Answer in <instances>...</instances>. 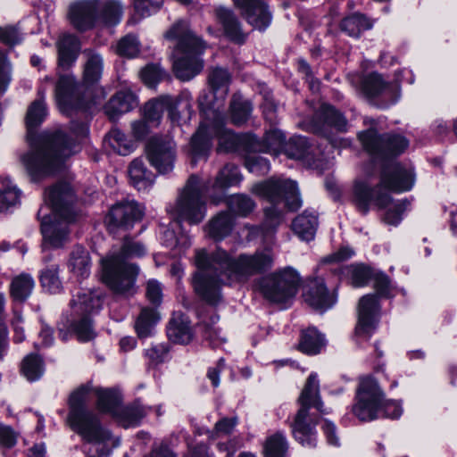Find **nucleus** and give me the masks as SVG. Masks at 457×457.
<instances>
[{"instance_id": "obj_59", "label": "nucleus", "mask_w": 457, "mask_h": 457, "mask_svg": "<svg viewBox=\"0 0 457 457\" xmlns=\"http://www.w3.org/2000/svg\"><path fill=\"white\" fill-rule=\"evenodd\" d=\"M23 37L15 26H0V41L9 47L21 43Z\"/></svg>"}, {"instance_id": "obj_49", "label": "nucleus", "mask_w": 457, "mask_h": 457, "mask_svg": "<svg viewBox=\"0 0 457 457\" xmlns=\"http://www.w3.org/2000/svg\"><path fill=\"white\" fill-rule=\"evenodd\" d=\"M286 137L281 130L277 129H270L266 132L260 150L262 152L278 154L285 147Z\"/></svg>"}, {"instance_id": "obj_36", "label": "nucleus", "mask_w": 457, "mask_h": 457, "mask_svg": "<svg viewBox=\"0 0 457 457\" xmlns=\"http://www.w3.org/2000/svg\"><path fill=\"white\" fill-rule=\"evenodd\" d=\"M233 227V216L228 212H221L210 220L207 233L212 238L220 240L230 234Z\"/></svg>"}, {"instance_id": "obj_9", "label": "nucleus", "mask_w": 457, "mask_h": 457, "mask_svg": "<svg viewBox=\"0 0 457 457\" xmlns=\"http://www.w3.org/2000/svg\"><path fill=\"white\" fill-rule=\"evenodd\" d=\"M356 399L353 412L361 421H370L380 416L397 419L403 413L399 402L384 400L382 390L372 378L360 380Z\"/></svg>"}, {"instance_id": "obj_5", "label": "nucleus", "mask_w": 457, "mask_h": 457, "mask_svg": "<svg viewBox=\"0 0 457 457\" xmlns=\"http://www.w3.org/2000/svg\"><path fill=\"white\" fill-rule=\"evenodd\" d=\"M251 191L269 202L264 208V226L270 229L283 221L287 211H296L302 206L296 183L291 179L271 178L254 184Z\"/></svg>"}, {"instance_id": "obj_21", "label": "nucleus", "mask_w": 457, "mask_h": 457, "mask_svg": "<svg viewBox=\"0 0 457 457\" xmlns=\"http://www.w3.org/2000/svg\"><path fill=\"white\" fill-rule=\"evenodd\" d=\"M184 96L187 97V94H181L176 97L170 95H162L147 102L144 107L145 120L157 126L164 110L169 111L171 120H177L179 114L176 112V108Z\"/></svg>"}, {"instance_id": "obj_44", "label": "nucleus", "mask_w": 457, "mask_h": 457, "mask_svg": "<svg viewBox=\"0 0 457 457\" xmlns=\"http://www.w3.org/2000/svg\"><path fill=\"white\" fill-rule=\"evenodd\" d=\"M87 60L84 66V82L87 85L96 83L103 72V58L100 54L88 52Z\"/></svg>"}, {"instance_id": "obj_43", "label": "nucleus", "mask_w": 457, "mask_h": 457, "mask_svg": "<svg viewBox=\"0 0 457 457\" xmlns=\"http://www.w3.org/2000/svg\"><path fill=\"white\" fill-rule=\"evenodd\" d=\"M21 370L29 381L38 380L45 371L44 361L39 355L30 353L23 359Z\"/></svg>"}, {"instance_id": "obj_14", "label": "nucleus", "mask_w": 457, "mask_h": 457, "mask_svg": "<svg viewBox=\"0 0 457 457\" xmlns=\"http://www.w3.org/2000/svg\"><path fill=\"white\" fill-rule=\"evenodd\" d=\"M363 148L372 156L389 158L401 154L409 145V141L401 135H378L375 129L359 134Z\"/></svg>"}, {"instance_id": "obj_29", "label": "nucleus", "mask_w": 457, "mask_h": 457, "mask_svg": "<svg viewBox=\"0 0 457 457\" xmlns=\"http://www.w3.org/2000/svg\"><path fill=\"white\" fill-rule=\"evenodd\" d=\"M123 14V6L116 0H97L96 9V25L112 27L120 23Z\"/></svg>"}, {"instance_id": "obj_45", "label": "nucleus", "mask_w": 457, "mask_h": 457, "mask_svg": "<svg viewBox=\"0 0 457 457\" xmlns=\"http://www.w3.org/2000/svg\"><path fill=\"white\" fill-rule=\"evenodd\" d=\"M340 27L350 37H357L362 31L370 29L372 27V23L364 15L354 13L345 18L341 21Z\"/></svg>"}, {"instance_id": "obj_15", "label": "nucleus", "mask_w": 457, "mask_h": 457, "mask_svg": "<svg viewBox=\"0 0 457 457\" xmlns=\"http://www.w3.org/2000/svg\"><path fill=\"white\" fill-rule=\"evenodd\" d=\"M176 145L169 137H153L146 144L145 154L149 162L160 173L173 170L176 158Z\"/></svg>"}, {"instance_id": "obj_40", "label": "nucleus", "mask_w": 457, "mask_h": 457, "mask_svg": "<svg viewBox=\"0 0 457 457\" xmlns=\"http://www.w3.org/2000/svg\"><path fill=\"white\" fill-rule=\"evenodd\" d=\"M325 345V340L321 334L314 328H309L303 331L299 343V349L307 354H317Z\"/></svg>"}, {"instance_id": "obj_3", "label": "nucleus", "mask_w": 457, "mask_h": 457, "mask_svg": "<svg viewBox=\"0 0 457 457\" xmlns=\"http://www.w3.org/2000/svg\"><path fill=\"white\" fill-rule=\"evenodd\" d=\"M73 137L63 131L43 134L33 148L21 157L28 175L33 181H40L57 171L62 162L78 152L77 140L87 134L83 123L72 125Z\"/></svg>"}, {"instance_id": "obj_16", "label": "nucleus", "mask_w": 457, "mask_h": 457, "mask_svg": "<svg viewBox=\"0 0 457 457\" xmlns=\"http://www.w3.org/2000/svg\"><path fill=\"white\" fill-rule=\"evenodd\" d=\"M144 207L135 201L117 203L109 211L105 218L106 226L111 233L119 229H129L144 215Z\"/></svg>"}, {"instance_id": "obj_50", "label": "nucleus", "mask_w": 457, "mask_h": 457, "mask_svg": "<svg viewBox=\"0 0 457 457\" xmlns=\"http://www.w3.org/2000/svg\"><path fill=\"white\" fill-rule=\"evenodd\" d=\"M229 210L239 216H246L255 208L253 200L245 195H234L228 199Z\"/></svg>"}, {"instance_id": "obj_4", "label": "nucleus", "mask_w": 457, "mask_h": 457, "mask_svg": "<svg viewBox=\"0 0 457 457\" xmlns=\"http://www.w3.org/2000/svg\"><path fill=\"white\" fill-rule=\"evenodd\" d=\"M46 204L51 206L54 220L45 212L46 207L38 210L37 216L41 220L43 235V252L48 249L62 247L68 240V225L75 220L72 204L75 195L72 187L68 183L60 182L46 190L44 194Z\"/></svg>"}, {"instance_id": "obj_27", "label": "nucleus", "mask_w": 457, "mask_h": 457, "mask_svg": "<svg viewBox=\"0 0 457 457\" xmlns=\"http://www.w3.org/2000/svg\"><path fill=\"white\" fill-rule=\"evenodd\" d=\"M58 70L66 71L76 62L80 50L79 38L71 34L62 35L57 43Z\"/></svg>"}, {"instance_id": "obj_55", "label": "nucleus", "mask_w": 457, "mask_h": 457, "mask_svg": "<svg viewBox=\"0 0 457 457\" xmlns=\"http://www.w3.org/2000/svg\"><path fill=\"white\" fill-rule=\"evenodd\" d=\"M139 41L134 35H127L117 44L116 51L120 55L135 57L139 53Z\"/></svg>"}, {"instance_id": "obj_24", "label": "nucleus", "mask_w": 457, "mask_h": 457, "mask_svg": "<svg viewBox=\"0 0 457 457\" xmlns=\"http://www.w3.org/2000/svg\"><path fill=\"white\" fill-rule=\"evenodd\" d=\"M347 120L329 104H322L314 118V129L326 137H330V129L337 131H345Z\"/></svg>"}, {"instance_id": "obj_34", "label": "nucleus", "mask_w": 457, "mask_h": 457, "mask_svg": "<svg viewBox=\"0 0 457 457\" xmlns=\"http://www.w3.org/2000/svg\"><path fill=\"white\" fill-rule=\"evenodd\" d=\"M149 254L146 245L136 237H124L113 246L109 257H142Z\"/></svg>"}, {"instance_id": "obj_19", "label": "nucleus", "mask_w": 457, "mask_h": 457, "mask_svg": "<svg viewBox=\"0 0 457 457\" xmlns=\"http://www.w3.org/2000/svg\"><path fill=\"white\" fill-rule=\"evenodd\" d=\"M245 21L258 30H265L271 23L272 15L262 0H233Z\"/></svg>"}, {"instance_id": "obj_1", "label": "nucleus", "mask_w": 457, "mask_h": 457, "mask_svg": "<svg viewBox=\"0 0 457 457\" xmlns=\"http://www.w3.org/2000/svg\"><path fill=\"white\" fill-rule=\"evenodd\" d=\"M414 183L415 173L411 167L391 162L383 168L380 183L374 188L370 187L368 182L356 179L353 187V201L363 214L370 210L372 204L378 209L387 208L383 220L388 225L396 226L402 220V215L408 208L409 203L406 200L392 202L391 196L381 192V188L403 192L411 190Z\"/></svg>"}, {"instance_id": "obj_64", "label": "nucleus", "mask_w": 457, "mask_h": 457, "mask_svg": "<svg viewBox=\"0 0 457 457\" xmlns=\"http://www.w3.org/2000/svg\"><path fill=\"white\" fill-rule=\"evenodd\" d=\"M238 138L232 131L223 129L219 133L220 147L225 151H232L237 145Z\"/></svg>"}, {"instance_id": "obj_12", "label": "nucleus", "mask_w": 457, "mask_h": 457, "mask_svg": "<svg viewBox=\"0 0 457 457\" xmlns=\"http://www.w3.org/2000/svg\"><path fill=\"white\" fill-rule=\"evenodd\" d=\"M208 189L209 182L202 183L196 175L190 176L176 204L170 210V213H177L179 220L190 223L202 221L205 216L203 194Z\"/></svg>"}, {"instance_id": "obj_33", "label": "nucleus", "mask_w": 457, "mask_h": 457, "mask_svg": "<svg viewBox=\"0 0 457 457\" xmlns=\"http://www.w3.org/2000/svg\"><path fill=\"white\" fill-rule=\"evenodd\" d=\"M128 173L131 185L139 191L147 190L154 182V174L146 168L142 159H134L128 168Z\"/></svg>"}, {"instance_id": "obj_28", "label": "nucleus", "mask_w": 457, "mask_h": 457, "mask_svg": "<svg viewBox=\"0 0 457 457\" xmlns=\"http://www.w3.org/2000/svg\"><path fill=\"white\" fill-rule=\"evenodd\" d=\"M340 279H345L351 283L353 287H365L373 276V270L364 263H355L352 265L337 264L334 268Z\"/></svg>"}, {"instance_id": "obj_58", "label": "nucleus", "mask_w": 457, "mask_h": 457, "mask_svg": "<svg viewBox=\"0 0 457 457\" xmlns=\"http://www.w3.org/2000/svg\"><path fill=\"white\" fill-rule=\"evenodd\" d=\"M68 267L78 280L87 278L90 275L91 263L89 259H70Z\"/></svg>"}, {"instance_id": "obj_42", "label": "nucleus", "mask_w": 457, "mask_h": 457, "mask_svg": "<svg viewBox=\"0 0 457 457\" xmlns=\"http://www.w3.org/2000/svg\"><path fill=\"white\" fill-rule=\"evenodd\" d=\"M145 415V409L138 403H135L130 406L120 408L118 414L114 417L118 419V421L122 427L129 428L137 426Z\"/></svg>"}, {"instance_id": "obj_39", "label": "nucleus", "mask_w": 457, "mask_h": 457, "mask_svg": "<svg viewBox=\"0 0 457 457\" xmlns=\"http://www.w3.org/2000/svg\"><path fill=\"white\" fill-rule=\"evenodd\" d=\"M159 320V313L154 309L143 308L135 322L137 336L141 338L152 336L154 328Z\"/></svg>"}, {"instance_id": "obj_60", "label": "nucleus", "mask_w": 457, "mask_h": 457, "mask_svg": "<svg viewBox=\"0 0 457 457\" xmlns=\"http://www.w3.org/2000/svg\"><path fill=\"white\" fill-rule=\"evenodd\" d=\"M245 167L247 170L257 175H264L270 170V162L267 159L260 155H249L245 159Z\"/></svg>"}, {"instance_id": "obj_26", "label": "nucleus", "mask_w": 457, "mask_h": 457, "mask_svg": "<svg viewBox=\"0 0 457 457\" xmlns=\"http://www.w3.org/2000/svg\"><path fill=\"white\" fill-rule=\"evenodd\" d=\"M306 303L314 310L324 312L331 308L337 299L329 294L322 278H315L303 294Z\"/></svg>"}, {"instance_id": "obj_61", "label": "nucleus", "mask_w": 457, "mask_h": 457, "mask_svg": "<svg viewBox=\"0 0 457 457\" xmlns=\"http://www.w3.org/2000/svg\"><path fill=\"white\" fill-rule=\"evenodd\" d=\"M162 4L163 0H133L134 9L141 17L156 12Z\"/></svg>"}, {"instance_id": "obj_37", "label": "nucleus", "mask_w": 457, "mask_h": 457, "mask_svg": "<svg viewBox=\"0 0 457 457\" xmlns=\"http://www.w3.org/2000/svg\"><path fill=\"white\" fill-rule=\"evenodd\" d=\"M94 393L97 396L96 405L101 412L110 413L112 416L118 414L120 408V397L118 392L112 389L96 388Z\"/></svg>"}, {"instance_id": "obj_47", "label": "nucleus", "mask_w": 457, "mask_h": 457, "mask_svg": "<svg viewBox=\"0 0 457 457\" xmlns=\"http://www.w3.org/2000/svg\"><path fill=\"white\" fill-rule=\"evenodd\" d=\"M252 105L249 101L243 100L234 96L230 104V117L235 125L240 126L247 121L252 112Z\"/></svg>"}, {"instance_id": "obj_8", "label": "nucleus", "mask_w": 457, "mask_h": 457, "mask_svg": "<svg viewBox=\"0 0 457 457\" xmlns=\"http://www.w3.org/2000/svg\"><path fill=\"white\" fill-rule=\"evenodd\" d=\"M298 402L300 409L292 424L293 436L303 446L313 448L317 443L315 430L317 420L312 419L309 410L314 407L320 412H324L320 395V382L316 373H311L308 377Z\"/></svg>"}, {"instance_id": "obj_20", "label": "nucleus", "mask_w": 457, "mask_h": 457, "mask_svg": "<svg viewBox=\"0 0 457 457\" xmlns=\"http://www.w3.org/2000/svg\"><path fill=\"white\" fill-rule=\"evenodd\" d=\"M363 93L370 98L381 96L386 105L395 104L400 96V87L396 83H386L378 73L366 76L361 83Z\"/></svg>"}, {"instance_id": "obj_54", "label": "nucleus", "mask_w": 457, "mask_h": 457, "mask_svg": "<svg viewBox=\"0 0 457 457\" xmlns=\"http://www.w3.org/2000/svg\"><path fill=\"white\" fill-rule=\"evenodd\" d=\"M309 147L306 137L295 136L290 138L285 145V153L291 159H302Z\"/></svg>"}, {"instance_id": "obj_56", "label": "nucleus", "mask_w": 457, "mask_h": 457, "mask_svg": "<svg viewBox=\"0 0 457 457\" xmlns=\"http://www.w3.org/2000/svg\"><path fill=\"white\" fill-rule=\"evenodd\" d=\"M170 349L167 344L159 343L152 345L145 350V357L148 360L150 365H158L163 362L168 355Z\"/></svg>"}, {"instance_id": "obj_52", "label": "nucleus", "mask_w": 457, "mask_h": 457, "mask_svg": "<svg viewBox=\"0 0 457 457\" xmlns=\"http://www.w3.org/2000/svg\"><path fill=\"white\" fill-rule=\"evenodd\" d=\"M42 287L51 294L62 291V285L58 275V268L52 266L42 270L40 275Z\"/></svg>"}, {"instance_id": "obj_30", "label": "nucleus", "mask_w": 457, "mask_h": 457, "mask_svg": "<svg viewBox=\"0 0 457 457\" xmlns=\"http://www.w3.org/2000/svg\"><path fill=\"white\" fill-rule=\"evenodd\" d=\"M167 335L174 343H190L194 334L188 318L182 313H174L167 326Z\"/></svg>"}, {"instance_id": "obj_31", "label": "nucleus", "mask_w": 457, "mask_h": 457, "mask_svg": "<svg viewBox=\"0 0 457 457\" xmlns=\"http://www.w3.org/2000/svg\"><path fill=\"white\" fill-rule=\"evenodd\" d=\"M136 104L137 99L133 93L120 91L105 104L104 113L111 120H116L121 114L133 109Z\"/></svg>"}, {"instance_id": "obj_25", "label": "nucleus", "mask_w": 457, "mask_h": 457, "mask_svg": "<svg viewBox=\"0 0 457 457\" xmlns=\"http://www.w3.org/2000/svg\"><path fill=\"white\" fill-rule=\"evenodd\" d=\"M215 18L223 29L224 35L236 44H244L247 34L243 31L240 21L233 11L224 6L214 10Z\"/></svg>"}, {"instance_id": "obj_32", "label": "nucleus", "mask_w": 457, "mask_h": 457, "mask_svg": "<svg viewBox=\"0 0 457 457\" xmlns=\"http://www.w3.org/2000/svg\"><path fill=\"white\" fill-rule=\"evenodd\" d=\"M213 130L206 124H201L190 141L192 162L205 158L212 147Z\"/></svg>"}, {"instance_id": "obj_17", "label": "nucleus", "mask_w": 457, "mask_h": 457, "mask_svg": "<svg viewBox=\"0 0 457 457\" xmlns=\"http://www.w3.org/2000/svg\"><path fill=\"white\" fill-rule=\"evenodd\" d=\"M81 86L71 73L58 71V79L54 88L55 101L62 112L79 107Z\"/></svg>"}, {"instance_id": "obj_48", "label": "nucleus", "mask_w": 457, "mask_h": 457, "mask_svg": "<svg viewBox=\"0 0 457 457\" xmlns=\"http://www.w3.org/2000/svg\"><path fill=\"white\" fill-rule=\"evenodd\" d=\"M288 449L286 436L278 432L269 436L264 444L265 457H285Z\"/></svg>"}, {"instance_id": "obj_22", "label": "nucleus", "mask_w": 457, "mask_h": 457, "mask_svg": "<svg viewBox=\"0 0 457 457\" xmlns=\"http://www.w3.org/2000/svg\"><path fill=\"white\" fill-rule=\"evenodd\" d=\"M230 79V74L226 69L213 68L209 74L208 81L214 101L203 95L198 99L199 105L204 109H217V100H223L228 93Z\"/></svg>"}, {"instance_id": "obj_6", "label": "nucleus", "mask_w": 457, "mask_h": 457, "mask_svg": "<svg viewBox=\"0 0 457 457\" xmlns=\"http://www.w3.org/2000/svg\"><path fill=\"white\" fill-rule=\"evenodd\" d=\"M91 383L82 385L74 390L69 399L68 422L78 435L87 443L112 442V446L120 445V439L113 437L104 428L96 413L86 408L89 395L94 392Z\"/></svg>"}, {"instance_id": "obj_23", "label": "nucleus", "mask_w": 457, "mask_h": 457, "mask_svg": "<svg viewBox=\"0 0 457 457\" xmlns=\"http://www.w3.org/2000/svg\"><path fill=\"white\" fill-rule=\"evenodd\" d=\"M97 0H80L71 4L68 11L70 23L79 31H86L96 25Z\"/></svg>"}, {"instance_id": "obj_63", "label": "nucleus", "mask_w": 457, "mask_h": 457, "mask_svg": "<svg viewBox=\"0 0 457 457\" xmlns=\"http://www.w3.org/2000/svg\"><path fill=\"white\" fill-rule=\"evenodd\" d=\"M11 81V65L6 54L0 51V91H4Z\"/></svg>"}, {"instance_id": "obj_10", "label": "nucleus", "mask_w": 457, "mask_h": 457, "mask_svg": "<svg viewBox=\"0 0 457 457\" xmlns=\"http://www.w3.org/2000/svg\"><path fill=\"white\" fill-rule=\"evenodd\" d=\"M139 267L127 259H101L99 277L113 294L125 297L137 292Z\"/></svg>"}, {"instance_id": "obj_35", "label": "nucleus", "mask_w": 457, "mask_h": 457, "mask_svg": "<svg viewBox=\"0 0 457 457\" xmlns=\"http://www.w3.org/2000/svg\"><path fill=\"white\" fill-rule=\"evenodd\" d=\"M318 226L317 215L309 211L303 212L297 216L293 223L292 228L294 232L302 239L310 241L313 239Z\"/></svg>"}, {"instance_id": "obj_46", "label": "nucleus", "mask_w": 457, "mask_h": 457, "mask_svg": "<svg viewBox=\"0 0 457 457\" xmlns=\"http://www.w3.org/2000/svg\"><path fill=\"white\" fill-rule=\"evenodd\" d=\"M38 94L40 98L34 101L27 112L26 123L29 129L39 125L47 114L45 104L46 90H40Z\"/></svg>"}, {"instance_id": "obj_53", "label": "nucleus", "mask_w": 457, "mask_h": 457, "mask_svg": "<svg viewBox=\"0 0 457 457\" xmlns=\"http://www.w3.org/2000/svg\"><path fill=\"white\" fill-rule=\"evenodd\" d=\"M20 191L10 181L4 183L0 189V212L16 205L20 201Z\"/></svg>"}, {"instance_id": "obj_57", "label": "nucleus", "mask_w": 457, "mask_h": 457, "mask_svg": "<svg viewBox=\"0 0 457 457\" xmlns=\"http://www.w3.org/2000/svg\"><path fill=\"white\" fill-rule=\"evenodd\" d=\"M165 77V72L158 65H147L141 71V79L149 87H154Z\"/></svg>"}, {"instance_id": "obj_11", "label": "nucleus", "mask_w": 457, "mask_h": 457, "mask_svg": "<svg viewBox=\"0 0 457 457\" xmlns=\"http://www.w3.org/2000/svg\"><path fill=\"white\" fill-rule=\"evenodd\" d=\"M104 294L100 290L79 292L71 301L73 315L71 327L78 339L87 342L95 338L90 315L97 313L104 303Z\"/></svg>"}, {"instance_id": "obj_7", "label": "nucleus", "mask_w": 457, "mask_h": 457, "mask_svg": "<svg viewBox=\"0 0 457 457\" xmlns=\"http://www.w3.org/2000/svg\"><path fill=\"white\" fill-rule=\"evenodd\" d=\"M165 37L178 40L173 54V70L176 77L183 81L190 80L203 68L198 56L204 49V41L197 37L184 21L174 24L166 32Z\"/></svg>"}, {"instance_id": "obj_38", "label": "nucleus", "mask_w": 457, "mask_h": 457, "mask_svg": "<svg viewBox=\"0 0 457 457\" xmlns=\"http://www.w3.org/2000/svg\"><path fill=\"white\" fill-rule=\"evenodd\" d=\"M34 287L33 278L27 273H21L12 278L10 285V295L15 301L24 302L31 295Z\"/></svg>"}, {"instance_id": "obj_62", "label": "nucleus", "mask_w": 457, "mask_h": 457, "mask_svg": "<svg viewBox=\"0 0 457 457\" xmlns=\"http://www.w3.org/2000/svg\"><path fill=\"white\" fill-rule=\"evenodd\" d=\"M374 281V288L382 296H389L391 283L388 277L382 272H374L371 278Z\"/></svg>"}, {"instance_id": "obj_51", "label": "nucleus", "mask_w": 457, "mask_h": 457, "mask_svg": "<svg viewBox=\"0 0 457 457\" xmlns=\"http://www.w3.org/2000/svg\"><path fill=\"white\" fill-rule=\"evenodd\" d=\"M109 142L111 146L120 154L127 155L130 154L135 144L129 139L127 136L118 129H113L109 133Z\"/></svg>"}, {"instance_id": "obj_13", "label": "nucleus", "mask_w": 457, "mask_h": 457, "mask_svg": "<svg viewBox=\"0 0 457 457\" xmlns=\"http://www.w3.org/2000/svg\"><path fill=\"white\" fill-rule=\"evenodd\" d=\"M301 278L296 270L285 267L264 278L261 286L265 298L273 303H286L294 297Z\"/></svg>"}, {"instance_id": "obj_18", "label": "nucleus", "mask_w": 457, "mask_h": 457, "mask_svg": "<svg viewBox=\"0 0 457 457\" xmlns=\"http://www.w3.org/2000/svg\"><path fill=\"white\" fill-rule=\"evenodd\" d=\"M379 304L376 295L362 296L358 303V322L355 333L369 339L378 321Z\"/></svg>"}, {"instance_id": "obj_41", "label": "nucleus", "mask_w": 457, "mask_h": 457, "mask_svg": "<svg viewBox=\"0 0 457 457\" xmlns=\"http://www.w3.org/2000/svg\"><path fill=\"white\" fill-rule=\"evenodd\" d=\"M242 180L239 170L234 164H226L217 174L212 187L225 190L229 187L237 185Z\"/></svg>"}, {"instance_id": "obj_2", "label": "nucleus", "mask_w": 457, "mask_h": 457, "mask_svg": "<svg viewBox=\"0 0 457 457\" xmlns=\"http://www.w3.org/2000/svg\"><path fill=\"white\" fill-rule=\"evenodd\" d=\"M193 284L197 295L209 304L221 300L220 287L228 280L245 281L269 270L272 259H195Z\"/></svg>"}]
</instances>
